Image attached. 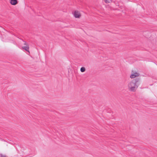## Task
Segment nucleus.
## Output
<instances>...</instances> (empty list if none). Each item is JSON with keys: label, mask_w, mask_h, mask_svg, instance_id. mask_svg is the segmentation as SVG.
<instances>
[{"label": "nucleus", "mask_w": 157, "mask_h": 157, "mask_svg": "<svg viewBox=\"0 0 157 157\" xmlns=\"http://www.w3.org/2000/svg\"><path fill=\"white\" fill-rule=\"evenodd\" d=\"M140 83V79L136 78L129 82L128 87L129 90L132 92H135L139 86Z\"/></svg>", "instance_id": "nucleus-1"}, {"label": "nucleus", "mask_w": 157, "mask_h": 157, "mask_svg": "<svg viewBox=\"0 0 157 157\" xmlns=\"http://www.w3.org/2000/svg\"><path fill=\"white\" fill-rule=\"evenodd\" d=\"M140 75V74L134 71H132V74L130 76V78H134L136 77L139 76Z\"/></svg>", "instance_id": "nucleus-2"}, {"label": "nucleus", "mask_w": 157, "mask_h": 157, "mask_svg": "<svg viewBox=\"0 0 157 157\" xmlns=\"http://www.w3.org/2000/svg\"><path fill=\"white\" fill-rule=\"evenodd\" d=\"M74 16L75 18H79L81 16V14L78 11H75L74 12Z\"/></svg>", "instance_id": "nucleus-3"}, {"label": "nucleus", "mask_w": 157, "mask_h": 157, "mask_svg": "<svg viewBox=\"0 0 157 157\" xmlns=\"http://www.w3.org/2000/svg\"><path fill=\"white\" fill-rule=\"evenodd\" d=\"M10 3L11 5H15L18 3V2L17 0H11Z\"/></svg>", "instance_id": "nucleus-4"}, {"label": "nucleus", "mask_w": 157, "mask_h": 157, "mask_svg": "<svg viewBox=\"0 0 157 157\" xmlns=\"http://www.w3.org/2000/svg\"><path fill=\"white\" fill-rule=\"evenodd\" d=\"M22 48L23 49H24L26 51L29 52V46H23L22 47Z\"/></svg>", "instance_id": "nucleus-5"}, {"label": "nucleus", "mask_w": 157, "mask_h": 157, "mask_svg": "<svg viewBox=\"0 0 157 157\" xmlns=\"http://www.w3.org/2000/svg\"><path fill=\"white\" fill-rule=\"evenodd\" d=\"M85 71L86 69L84 67H82L80 68V71L82 72H84Z\"/></svg>", "instance_id": "nucleus-6"}, {"label": "nucleus", "mask_w": 157, "mask_h": 157, "mask_svg": "<svg viewBox=\"0 0 157 157\" xmlns=\"http://www.w3.org/2000/svg\"><path fill=\"white\" fill-rule=\"evenodd\" d=\"M22 41H23V44L24 45H25V46H29L28 44H27L25 41H24V40H22Z\"/></svg>", "instance_id": "nucleus-7"}, {"label": "nucleus", "mask_w": 157, "mask_h": 157, "mask_svg": "<svg viewBox=\"0 0 157 157\" xmlns=\"http://www.w3.org/2000/svg\"><path fill=\"white\" fill-rule=\"evenodd\" d=\"M106 3H109L112 1V0H104Z\"/></svg>", "instance_id": "nucleus-8"}, {"label": "nucleus", "mask_w": 157, "mask_h": 157, "mask_svg": "<svg viewBox=\"0 0 157 157\" xmlns=\"http://www.w3.org/2000/svg\"><path fill=\"white\" fill-rule=\"evenodd\" d=\"M1 157H7L5 155H1Z\"/></svg>", "instance_id": "nucleus-9"}]
</instances>
